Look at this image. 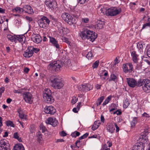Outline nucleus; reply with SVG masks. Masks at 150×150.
Here are the masks:
<instances>
[{
    "mask_svg": "<svg viewBox=\"0 0 150 150\" xmlns=\"http://www.w3.org/2000/svg\"><path fill=\"white\" fill-rule=\"evenodd\" d=\"M80 35L83 40H89L92 42L94 41L97 36V33L87 29H83Z\"/></svg>",
    "mask_w": 150,
    "mask_h": 150,
    "instance_id": "1",
    "label": "nucleus"
},
{
    "mask_svg": "<svg viewBox=\"0 0 150 150\" xmlns=\"http://www.w3.org/2000/svg\"><path fill=\"white\" fill-rule=\"evenodd\" d=\"M50 80L52 83V87L55 89H61L64 86V81L59 76H52L50 77Z\"/></svg>",
    "mask_w": 150,
    "mask_h": 150,
    "instance_id": "2",
    "label": "nucleus"
},
{
    "mask_svg": "<svg viewBox=\"0 0 150 150\" xmlns=\"http://www.w3.org/2000/svg\"><path fill=\"white\" fill-rule=\"evenodd\" d=\"M62 62L59 60L54 61L49 64L48 68L53 72H59L60 71L62 67Z\"/></svg>",
    "mask_w": 150,
    "mask_h": 150,
    "instance_id": "3",
    "label": "nucleus"
},
{
    "mask_svg": "<svg viewBox=\"0 0 150 150\" xmlns=\"http://www.w3.org/2000/svg\"><path fill=\"white\" fill-rule=\"evenodd\" d=\"M144 135H141L138 136L137 138H138L137 141L138 142H140L142 144L140 143H137L134 146L132 150H144V146L143 145V143L145 141L146 142H147V139H144Z\"/></svg>",
    "mask_w": 150,
    "mask_h": 150,
    "instance_id": "4",
    "label": "nucleus"
},
{
    "mask_svg": "<svg viewBox=\"0 0 150 150\" xmlns=\"http://www.w3.org/2000/svg\"><path fill=\"white\" fill-rule=\"evenodd\" d=\"M43 97L45 101L47 103H51L54 102V99L52 96L51 91L49 89H45Z\"/></svg>",
    "mask_w": 150,
    "mask_h": 150,
    "instance_id": "5",
    "label": "nucleus"
},
{
    "mask_svg": "<svg viewBox=\"0 0 150 150\" xmlns=\"http://www.w3.org/2000/svg\"><path fill=\"white\" fill-rule=\"evenodd\" d=\"M121 11L120 8L118 9L116 7H112L106 10L105 13L107 16H114L120 13Z\"/></svg>",
    "mask_w": 150,
    "mask_h": 150,
    "instance_id": "6",
    "label": "nucleus"
},
{
    "mask_svg": "<svg viewBox=\"0 0 150 150\" xmlns=\"http://www.w3.org/2000/svg\"><path fill=\"white\" fill-rule=\"evenodd\" d=\"M62 17L65 21L70 25H71L76 23L75 22V19L67 13H63L62 14Z\"/></svg>",
    "mask_w": 150,
    "mask_h": 150,
    "instance_id": "7",
    "label": "nucleus"
},
{
    "mask_svg": "<svg viewBox=\"0 0 150 150\" xmlns=\"http://www.w3.org/2000/svg\"><path fill=\"white\" fill-rule=\"evenodd\" d=\"M39 25L40 27L45 28L47 25H49L50 21L47 17L43 16L41 18L39 21Z\"/></svg>",
    "mask_w": 150,
    "mask_h": 150,
    "instance_id": "8",
    "label": "nucleus"
},
{
    "mask_svg": "<svg viewBox=\"0 0 150 150\" xmlns=\"http://www.w3.org/2000/svg\"><path fill=\"white\" fill-rule=\"evenodd\" d=\"M122 69L124 72L125 73H131L133 70V66L131 63L123 64Z\"/></svg>",
    "mask_w": 150,
    "mask_h": 150,
    "instance_id": "9",
    "label": "nucleus"
},
{
    "mask_svg": "<svg viewBox=\"0 0 150 150\" xmlns=\"http://www.w3.org/2000/svg\"><path fill=\"white\" fill-rule=\"evenodd\" d=\"M10 146L8 142H5L4 140L0 141V150H10Z\"/></svg>",
    "mask_w": 150,
    "mask_h": 150,
    "instance_id": "10",
    "label": "nucleus"
},
{
    "mask_svg": "<svg viewBox=\"0 0 150 150\" xmlns=\"http://www.w3.org/2000/svg\"><path fill=\"white\" fill-rule=\"evenodd\" d=\"M45 4L47 6L52 10L57 8V3L54 1H51V0H46Z\"/></svg>",
    "mask_w": 150,
    "mask_h": 150,
    "instance_id": "11",
    "label": "nucleus"
},
{
    "mask_svg": "<svg viewBox=\"0 0 150 150\" xmlns=\"http://www.w3.org/2000/svg\"><path fill=\"white\" fill-rule=\"evenodd\" d=\"M32 94L29 92H25L23 94V99L27 103H31L32 102L31 101Z\"/></svg>",
    "mask_w": 150,
    "mask_h": 150,
    "instance_id": "12",
    "label": "nucleus"
},
{
    "mask_svg": "<svg viewBox=\"0 0 150 150\" xmlns=\"http://www.w3.org/2000/svg\"><path fill=\"white\" fill-rule=\"evenodd\" d=\"M46 123L47 124H50L53 127L56 126L58 124V122L55 118L53 119L52 117L48 118L45 121Z\"/></svg>",
    "mask_w": 150,
    "mask_h": 150,
    "instance_id": "13",
    "label": "nucleus"
},
{
    "mask_svg": "<svg viewBox=\"0 0 150 150\" xmlns=\"http://www.w3.org/2000/svg\"><path fill=\"white\" fill-rule=\"evenodd\" d=\"M44 111L47 114H54L56 112V109L52 106H46L44 109Z\"/></svg>",
    "mask_w": 150,
    "mask_h": 150,
    "instance_id": "14",
    "label": "nucleus"
},
{
    "mask_svg": "<svg viewBox=\"0 0 150 150\" xmlns=\"http://www.w3.org/2000/svg\"><path fill=\"white\" fill-rule=\"evenodd\" d=\"M90 85L88 83L82 84L79 85L78 87V89L79 91L83 92H86L90 91L91 88H90L89 87ZM92 87L91 88H92Z\"/></svg>",
    "mask_w": 150,
    "mask_h": 150,
    "instance_id": "15",
    "label": "nucleus"
},
{
    "mask_svg": "<svg viewBox=\"0 0 150 150\" xmlns=\"http://www.w3.org/2000/svg\"><path fill=\"white\" fill-rule=\"evenodd\" d=\"M144 91L146 93L150 92V81L146 79V81L142 87Z\"/></svg>",
    "mask_w": 150,
    "mask_h": 150,
    "instance_id": "16",
    "label": "nucleus"
},
{
    "mask_svg": "<svg viewBox=\"0 0 150 150\" xmlns=\"http://www.w3.org/2000/svg\"><path fill=\"white\" fill-rule=\"evenodd\" d=\"M127 81L128 86L132 88H134L136 86L137 81L134 79L131 78H127Z\"/></svg>",
    "mask_w": 150,
    "mask_h": 150,
    "instance_id": "17",
    "label": "nucleus"
},
{
    "mask_svg": "<svg viewBox=\"0 0 150 150\" xmlns=\"http://www.w3.org/2000/svg\"><path fill=\"white\" fill-rule=\"evenodd\" d=\"M33 52L32 51L31 46L28 47L26 51L23 54L24 57L26 58H29L31 57L33 55Z\"/></svg>",
    "mask_w": 150,
    "mask_h": 150,
    "instance_id": "18",
    "label": "nucleus"
},
{
    "mask_svg": "<svg viewBox=\"0 0 150 150\" xmlns=\"http://www.w3.org/2000/svg\"><path fill=\"white\" fill-rule=\"evenodd\" d=\"M48 37L50 39V42L51 43L52 45L55 47L59 49V46L58 43V41L57 40L54 38L49 36Z\"/></svg>",
    "mask_w": 150,
    "mask_h": 150,
    "instance_id": "19",
    "label": "nucleus"
},
{
    "mask_svg": "<svg viewBox=\"0 0 150 150\" xmlns=\"http://www.w3.org/2000/svg\"><path fill=\"white\" fill-rule=\"evenodd\" d=\"M32 39L33 41L37 44L40 43L42 40L41 37L38 34L35 35L33 36Z\"/></svg>",
    "mask_w": 150,
    "mask_h": 150,
    "instance_id": "20",
    "label": "nucleus"
},
{
    "mask_svg": "<svg viewBox=\"0 0 150 150\" xmlns=\"http://www.w3.org/2000/svg\"><path fill=\"white\" fill-rule=\"evenodd\" d=\"M23 10L25 13L31 14L33 13L32 8L29 5H25L23 6Z\"/></svg>",
    "mask_w": 150,
    "mask_h": 150,
    "instance_id": "21",
    "label": "nucleus"
},
{
    "mask_svg": "<svg viewBox=\"0 0 150 150\" xmlns=\"http://www.w3.org/2000/svg\"><path fill=\"white\" fill-rule=\"evenodd\" d=\"M16 36V41L18 40L19 42L21 43L22 44L25 42V38L24 35H20Z\"/></svg>",
    "mask_w": 150,
    "mask_h": 150,
    "instance_id": "22",
    "label": "nucleus"
},
{
    "mask_svg": "<svg viewBox=\"0 0 150 150\" xmlns=\"http://www.w3.org/2000/svg\"><path fill=\"white\" fill-rule=\"evenodd\" d=\"M107 129L111 133H113L115 131V128L112 123H109L107 125Z\"/></svg>",
    "mask_w": 150,
    "mask_h": 150,
    "instance_id": "23",
    "label": "nucleus"
},
{
    "mask_svg": "<svg viewBox=\"0 0 150 150\" xmlns=\"http://www.w3.org/2000/svg\"><path fill=\"white\" fill-rule=\"evenodd\" d=\"M7 38L8 40L12 42H14L15 43H16V35H7Z\"/></svg>",
    "mask_w": 150,
    "mask_h": 150,
    "instance_id": "24",
    "label": "nucleus"
},
{
    "mask_svg": "<svg viewBox=\"0 0 150 150\" xmlns=\"http://www.w3.org/2000/svg\"><path fill=\"white\" fill-rule=\"evenodd\" d=\"M13 150H25V149L22 144H16Z\"/></svg>",
    "mask_w": 150,
    "mask_h": 150,
    "instance_id": "25",
    "label": "nucleus"
},
{
    "mask_svg": "<svg viewBox=\"0 0 150 150\" xmlns=\"http://www.w3.org/2000/svg\"><path fill=\"white\" fill-rule=\"evenodd\" d=\"M146 81V79H139L137 82V84H136V86L138 87H140L141 86H142L143 85H144Z\"/></svg>",
    "mask_w": 150,
    "mask_h": 150,
    "instance_id": "26",
    "label": "nucleus"
},
{
    "mask_svg": "<svg viewBox=\"0 0 150 150\" xmlns=\"http://www.w3.org/2000/svg\"><path fill=\"white\" fill-rule=\"evenodd\" d=\"M131 56L132 57L133 61L135 63L137 62L138 59L137 57L138 55L136 54L135 51H133L131 52Z\"/></svg>",
    "mask_w": 150,
    "mask_h": 150,
    "instance_id": "27",
    "label": "nucleus"
},
{
    "mask_svg": "<svg viewBox=\"0 0 150 150\" xmlns=\"http://www.w3.org/2000/svg\"><path fill=\"white\" fill-rule=\"evenodd\" d=\"M117 80V77L113 73L111 74L110 75V78L108 80L109 81H112L115 83L116 82Z\"/></svg>",
    "mask_w": 150,
    "mask_h": 150,
    "instance_id": "28",
    "label": "nucleus"
},
{
    "mask_svg": "<svg viewBox=\"0 0 150 150\" xmlns=\"http://www.w3.org/2000/svg\"><path fill=\"white\" fill-rule=\"evenodd\" d=\"M97 23L95 26V28L97 29H100L102 28L104 24V22H102L101 21H98L97 22Z\"/></svg>",
    "mask_w": 150,
    "mask_h": 150,
    "instance_id": "29",
    "label": "nucleus"
},
{
    "mask_svg": "<svg viewBox=\"0 0 150 150\" xmlns=\"http://www.w3.org/2000/svg\"><path fill=\"white\" fill-rule=\"evenodd\" d=\"M137 118L134 117L131 123V127H134L135 126L136 124L137 123Z\"/></svg>",
    "mask_w": 150,
    "mask_h": 150,
    "instance_id": "30",
    "label": "nucleus"
},
{
    "mask_svg": "<svg viewBox=\"0 0 150 150\" xmlns=\"http://www.w3.org/2000/svg\"><path fill=\"white\" fill-rule=\"evenodd\" d=\"M13 137L15 139H17L19 142H22L21 138L18 136V132L14 133L13 134Z\"/></svg>",
    "mask_w": 150,
    "mask_h": 150,
    "instance_id": "31",
    "label": "nucleus"
},
{
    "mask_svg": "<svg viewBox=\"0 0 150 150\" xmlns=\"http://www.w3.org/2000/svg\"><path fill=\"white\" fill-rule=\"evenodd\" d=\"M100 76H108V74L107 71L104 70H103L101 71L99 74Z\"/></svg>",
    "mask_w": 150,
    "mask_h": 150,
    "instance_id": "32",
    "label": "nucleus"
},
{
    "mask_svg": "<svg viewBox=\"0 0 150 150\" xmlns=\"http://www.w3.org/2000/svg\"><path fill=\"white\" fill-rule=\"evenodd\" d=\"M71 63V60L70 59L66 60L63 62V64H62V66H64L65 67L67 66H69L70 65Z\"/></svg>",
    "mask_w": 150,
    "mask_h": 150,
    "instance_id": "33",
    "label": "nucleus"
},
{
    "mask_svg": "<svg viewBox=\"0 0 150 150\" xmlns=\"http://www.w3.org/2000/svg\"><path fill=\"white\" fill-rule=\"evenodd\" d=\"M112 97V96H109L108 97L103 103L102 104L104 106L107 104L111 100Z\"/></svg>",
    "mask_w": 150,
    "mask_h": 150,
    "instance_id": "34",
    "label": "nucleus"
},
{
    "mask_svg": "<svg viewBox=\"0 0 150 150\" xmlns=\"http://www.w3.org/2000/svg\"><path fill=\"white\" fill-rule=\"evenodd\" d=\"M104 99V96H101L98 98L97 102V105L98 106V105H100Z\"/></svg>",
    "mask_w": 150,
    "mask_h": 150,
    "instance_id": "35",
    "label": "nucleus"
},
{
    "mask_svg": "<svg viewBox=\"0 0 150 150\" xmlns=\"http://www.w3.org/2000/svg\"><path fill=\"white\" fill-rule=\"evenodd\" d=\"M98 124L99 123H97V121H95L94 122L92 127V129L93 130H95L98 128L99 125H98Z\"/></svg>",
    "mask_w": 150,
    "mask_h": 150,
    "instance_id": "36",
    "label": "nucleus"
},
{
    "mask_svg": "<svg viewBox=\"0 0 150 150\" xmlns=\"http://www.w3.org/2000/svg\"><path fill=\"white\" fill-rule=\"evenodd\" d=\"M129 104L130 103L129 101L127 99L125 100L124 102V104L123 105V107L125 108H127L129 106Z\"/></svg>",
    "mask_w": 150,
    "mask_h": 150,
    "instance_id": "37",
    "label": "nucleus"
},
{
    "mask_svg": "<svg viewBox=\"0 0 150 150\" xmlns=\"http://www.w3.org/2000/svg\"><path fill=\"white\" fill-rule=\"evenodd\" d=\"M37 141L40 144L42 143V134H39L37 136Z\"/></svg>",
    "mask_w": 150,
    "mask_h": 150,
    "instance_id": "38",
    "label": "nucleus"
},
{
    "mask_svg": "<svg viewBox=\"0 0 150 150\" xmlns=\"http://www.w3.org/2000/svg\"><path fill=\"white\" fill-rule=\"evenodd\" d=\"M80 135V133L77 131H75L74 132L72 133L71 134V136L75 138H76V137L79 136Z\"/></svg>",
    "mask_w": 150,
    "mask_h": 150,
    "instance_id": "39",
    "label": "nucleus"
},
{
    "mask_svg": "<svg viewBox=\"0 0 150 150\" xmlns=\"http://www.w3.org/2000/svg\"><path fill=\"white\" fill-rule=\"evenodd\" d=\"M6 125L7 126H10L13 127H15V125L13 122L10 120H8L6 121Z\"/></svg>",
    "mask_w": 150,
    "mask_h": 150,
    "instance_id": "40",
    "label": "nucleus"
},
{
    "mask_svg": "<svg viewBox=\"0 0 150 150\" xmlns=\"http://www.w3.org/2000/svg\"><path fill=\"white\" fill-rule=\"evenodd\" d=\"M99 60H97L93 64L92 66V67L93 69H95L97 68L99 65Z\"/></svg>",
    "mask_w": 150,
    "mask_h": 150,
    "instance_id": "41",
    "label": "nucleus"
},
{
    "mask_svg": "<svg viewBox=\"0 0 150 150\" xmlns=\"http://www.w3.org/2000/svg\"><path fill=\"white\" fill-rule=\"evenodd\" d=\"M31 48H32V51L33 52V53L34 52H35V53H37L40 50V49L34 47L32 46H31Z\"/></svg>",
    "mask_w": 150,
    "mask_h": 150,
    "instance_id": "42",
    "label": "nucleus"
},
{
    "mask_svg": "<svg viewBox=\"0 0 150 150\" xmlns=\"http://www.w3.org/2000/svg\"><path fill=\"white\" fill-rule=\"evenodd\" d=\"M142 63L140 62L138 64H137L136 67V69H137L138 70H139L141 69H142Z\"/></svg>",
    "mask_w": 150,
    "mask_h": 150,
    "instance_id": "43",
    "label": "nucleus"
},
{
    "mask_svg": "<svg viewBox=\"0 0 150 150\" xmlns=\"http://www.w3.org/2000/svg\"><path fill=\"white\" fill-rule=\"evenodd\" d=\"M40 129L42 130V132L43 133L44 132L47 130L46 127L42 124L40 125Z\"/></svg>",
    "mask_w": 150,
    "mask_h": 150,
    "instance_id": "44",
    "label": "nucleus"
},
{
    "mask_svg": "<svg viewBox=\"0 0 150 150\" xmlns=\"http://www.w3.org/2000/svg\"><path fill=\"white\" fill-rule=\"evenodd\" d=\"M78 100V98L76 97H73L72 99L71 100V103L73 104H75Z\"/></svg>",
    "mask_w": 150,
    "mask_h": 150,
    "instance_id": "45",
    "label": "nucleus"
},
{
    "mask_svg": "<svg viewBox=\"0 0 150 150\" xmlns=\"http://www.w3.org/2000/svg\"><path fill=\"white\" fill-rule=\"evenodd\" d=\"M93 57V54L91 51L89 52L86 55V57L88 59H91V58Z\"/></svg>",
    "mask_w": 150,
    "mask_h": 150,
    "instance_id": "46",
    "label": "nucleus"
},
{
    "mask_svg": "<svg viewBox=\"0 0 150 150\" xmlns=\"http://www.w3.org/2000/svg\"><path fill=\"white\" fill-rule=\"evenodd\" d=\"M30 132L31 133H33L34 132L35 130V128L34 125H32L30 126Z\"/></svg>",
    "mask_w": 150,
    "mask_h": 150,
    "instance_id": "47",
    "label": "nucleus"
},
{
    "mask_svg": "<svg viewBox=\"0 0 150 150\" xmlns=\"http://www.w3.org/2000/svg\"><path fill=\"white\" fill-rule=\"evenodd\" d=\"M19 116L20 118L22 120H24L25 119V116L24 113L19 115Z\"/></svg>",
    "mask_w": 150,
    "mask_h": 150,
    "instance_id": "48",
    "label": "nucleus"
},
{
    "mask_svg": "<svg viewBox=\"0 0 150 150\" xmlns=\"http://www.w3.org/2000/svg\"><path fill=\"white\" fill-rule=\"evenodd\" d=\"M17 112L19 113V115L23 113V110L21 107L18 109Z\"/></svg>",
    "mask_w": 150,
    "mask_h": 150,
    "instance_id": "49",
    "label": "nucleus"
},
{
    "mask_svg": "<svg viewBox=\"0 0 150 150\" xmlns=\"http://www.w3.org/2000/svg\"><path fill=\"white\" fill-rule=\"evenodd\" d=\"M5 90V88L4 87H2L0 88V97L1 96L2 93H3Z\"/></svg>",
    "mask_w": 150,
    "mask_h": 150,
    "instance_id": "50",
    "label": "nucleus"
},
{
    "mask_svg": "<svg viewBox=\"0 0 150 150\" xmlns=\"http://www.w3.org/2000/svg\"><path fill=\"white\" fill-rule=\"evenodd\" d=\"M146 26L150 27V23H146L143 25L142 29L145 28Z\"/></svg>",
    "mask_w": 150,
    "mask_h": 150,
    "instance_id": "51",
    "label": "nucleus"
},
{
    "mask_svg": "<svg viewBox=\"0 0 150 150\" xmlns=\"http://www.w3.org/2000/svg\"><path fill=\"white\" fill-rule=\"evenodd\" d=\"M62 32L64 33H67V32H68V30L66 28H63L62 29Z\"/></svg>",
    "mask_w": 150,
    "mask_h": 150,
    "instance_id": "52",
    "label": "nucleus"
},
{
    "mask_svg": "<svg viewBox=\"0 0 150 150\" xmlns=\"http://www.w3.org/2000/svg\"><path fill=\"white\" fill-rule=\"evenodd\" d=\"M25 18L29 22L32 21H33V19L31 17H29L28 16H26L25 17Z\"/></svg>",
    "mask_w": 150,
    "mask_h": 150,
    "instance_id": "53",
    "label": "nucleus"
},
{
    "mask_svg": "<svg viewBox=\"0 0 150 150\" xmlns=\"http://www.w3.org/2000/svg\"><path fill=\"white\" fill-rule=\"evenodd\" d=\"M64 41L69 45L70 46L71 45V42L68 40V39L67 38H65L64 39Z\"/></svg>",
    "mask_w": 150,
    "mask_h": 150,
    "instance_id": "54",
    "label": "nucleus"
},
{
    "mask_svg": "<svg viewBox=\"0 0 150 150\" xmlns=\"http://www.w3.org/2000/svg\"><path fill=\"white\" fill-rule=\"evenodd\" d=\"M137 47L138 49L140 50H142L143 46L142 44L139 43L137 45Z\"/></svg>",
    "mask_w": 150,
    "mask_h": 150,
    "instance_id": "55",
    "label": "nucleus"
},
{
    "mask_svg": "<svg viewBox=\"0 0 150 150\" xmlns=\"http://www.w3.org/2000/svg\"><path fill=\"white\" fill-rule=\"evenodd\" d=\"M60 135L61 136L64 137L67 135V134L64 131H63L61 132Z\"/></svg>",
    "mask_w": 150,
    "mask_h": 150,
    "instance_id": "56",
    "label": "nucleus"
},
{
    "mask_svg": "<svg viewBox=\"0 0 150 150\" xmlns=\"http://www.w3.org/2000/svg\"><path fill=\"white\" fill-rule=\"evenodd\" d=\"M117 115H120L122 114V110H121L119 109L117 110Z\"/></svg>",
    "mask_w": 150,
    "mask_h": 150,
    "instance_id": "57",
    "label": "nucleus"
},
{
    "mask_svg": "<svg viewBox=\"0 0 150 150\" xmlns=\"http://www.w3.org/2000/svg\"><path fill=\"white\" fill-rule=\"evenodd\" d=\"M114 125L116 128V132H118L119 130V127L118 126L117 124L116 123H114Z\"/></svg>",
    "mask_w": 150,
    "mask_h": 150,
    "instance_id": "58",
    "label": "nucleus"
},
{
    "mask_svg": "<svg viewBox=\"0 0 150 150\" xmlns=\"http://www.w3.org/2000/svg\"><path fill=\"white\" fill-rule=\"evenodd\" d=\"M20 9V7H16L15 8L13 9H12V10H13V12H17V11H18V10Z\"/></svg>",
    "mask_w": 150,
    "mask_h": 150,
    "instance_id": "59",
    "label": "nucleus"
},
{
    "mask_svg": "<svg viewBox=\"0 0 150 150\" xmlns=\"http://www.w3.org/2000/svg\"><path fill=\"white\" fill-rule=\"evenodd\" d=\"M146 53L148 57L150 58V48L148 49L147 50Z\"/></svg>",
    "mask_w": 150,
    "mask_h": 150,
    "instance_id": "60",
    "label": "nucleus"
},
{
    "mask_svg": "<svg viewBox=\"0 0 150 150\" xmlns=\"http://www.w3.org/2000/svg\"><path fill=\"white\" fill-rule=\"evenodd\" d=\"M86 1V0H79V3L81 4H83Z\"/></svg>",
    "mask_w": 150,
    "mask_h": 150,
    "instance_id": "61",
    "label": "nucleus"
},
{
    "mask_svg": "<svg viewBox=\"0 0 150 150\" xmlns=\"http://www.w3.org/2000/svg\"><path fill=\"white\" fill-rule=\"evenodd\" d=\"M97 137V135L96 134H94L91 136H89L88 137V138H96Z\"/></svg>",
    "mask_w": 150,
    "mask_h": 150,
    "instance_id": "62",
    "label": "nucleus"
},
{
    "mask_svg": "<svg viewBox=\"0 0 150 150\" xmlns=\"http://www.w3.org/2000/svg\"><path fill=\"white\" fill-rule=\"evenodd\" d=\"M5 10L2 8H0V13H5Z\"/></svg>",
    "mask_w": 150,
    "mask_h": 150,
    "instance_id": "63",
    "label": "nucleus"
},
{
    "mask_svg": "<svg viewBox=\"0 0 150 150\" xmlns=\"http://www.w3.org/2000/svg\"><path fill=\"white\" fill-rule=\"evenodd\" d=\"M29 70V68H28L27 67H26L25 68V69H24V72L25 73H28V72Z\"/></svg>",
    "mask_w": 150,
    "mask_h": 150,
    "instance_id": "64",
    "label": "nucleus"
}]
</instances>
